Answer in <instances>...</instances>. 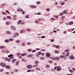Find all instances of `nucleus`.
<instances>
[{
	"instance_id": "obj_43",
	"label": "nucleus",
	"mask_w": 75,
	"mask_h": 75,
	"mask_svg": "<svg viewBox=\"0 0 75 75\" xmlns=\"http://www.w3.org/2000/svg\"><path fill=\"white\" fill-rule=\"evenodd\" d=\"M51 41L52 42H54V39L51 40Z\"/></svg>"
},
{
	"instance_id": "obj_63",
	"label": "nucleus",
	"mask_w": 75,
	"mask_h": 75,
	"mask_svg": "<svg viewBox=\"0 0 75 75\" xmlns=\"http://www.w3.org/2000/svg\"><path fill=\"white\" fill-rule=\"evenodd\" d=\"M72 70H73V71H75V68H72Z\"/></svg>"
},
{
	"instance_id": "obj_11",
	"label": "nucleus",
	"mask_w": 75,
	"mask_h": 75,
	"mask_svg": "<svg viewBox=\"0 0 75 75\" xmlns=\"http://www.w3.org/2000/svg\"><path fill=\"white\" fill-rule=\"evenodd\" d=\"M69 49H66V50H64V52H69Z\"/></svg>"
},
{
	"instance_id": "obj_42",
	"label": "nucleus",
	"mask_w": 75,
	"mask_h": 75,
	"mask_svg": "<svg viewBox=\"0 0 75 75\" xmlns=\"http://www.w3.org/2000/svg\"><path fill=\"white\" fill-rule=\"evenodd\" d=\"M36 56L37 57H40V55H39V54H36Z\"/></svg>"
},
{
	"instance_id": "obj_5",
	"label": "nucleus",
	"mask_w": 75,
	"mask_h": 75,
	"mask_svg": "<svg viewBox=\"0 0 75 75\" xmlns=\"http://www.w3.org/2000/svg\"><path fill=\"white\" fill-rule=\"evenodd\" d=\"M16 35H17V36H18V35H19V34L18 33H14V36H13V38H14L15 37H16L17 36H16Z\"/></svg>"
},
{
	"instance_id": "obj_57",
	"label": "nucleus",
	"mask_w": 75,
	"mask_h": 75,
	"mask_svg": "<svg viewBox=\"0 0 75 75\" xmlns=\"http://www.w3.org/2000/svg\"><path fill=\"white\" fill-rule=\"evenodd\" d=\"M22 13L23 14H25V12H24L23 11H22Z\"/></svg>"
},
{
	"instance_id": "obj_8",
	"label": "nucleus",
	"mask_w": 75,
	"mask_h": 75,
	"mask_svg": "<svg viewBox=\"0 0 75 75\" xmlns=\"http://www.w3.org/2000/svg\"><path fill=\"white\" fill-rule=\"evenodd\" d=\"M21 20H19L18 22H17V24H18V25L20 24H21Z\"/></svg>"
},
{
	"instance_id": "obj_51",
	"label": "nucleus",
	"mask_w": 75,
	"mask_h": 75,
	"mask_svg": "<svg viewBox=\"0 0 75 75\" xmlns=\"http://www.w3.org/2000/svg\"><path fill=\"white\" fill-rule=\"evenodd\" d=\"M6 53H8V52H9V51L8 50L6 51Z\"/></svg>"
},
{
	"instance_id": "obj_30",
	"label": "nucleus",
	"mask_w": 75,
	"mask_h": 75,
	"mask_svg": "<svg viewBox=\"0 0 75 75\" xmlns=\"http://www.w3.org/2000/svg\"><path fill=\"white\" fill-rule=\"evenodd\" d=\"M5 42H9V41L8 40H5Z\"/></svg>"
},
{
	"instance_id": "obj_6",
	"label": "nucleus",
	"mask_w": 75,
	"mask_h": 75,
	"mask_svg": "<svg viewBox=\"0 0 75 75\" xmlns=\"http://www.w3.org/2000/svg\"><path fill=\"white\" fill-rule=\"evenodd\" d=\"M74 56H73V55H71L69 57V58L71 59H74Z\"/></svg>"
},
{
	"instance_id": "obj_58",
	"label": "nucleus",
	"mask_w": 75,
	"mask_h": 75,
	"mask_svg": "<svg viewBox=\"0 0 75 75\" xmlns=\"http://www.w3.org/2000/svg\"><path fill=\"white\" fill-rule=\"evenodd\" d=\"M28 45H30L31 44V43L30 42H28L27 43Z\"/></svg>"
},
{
	"instance_id": "obj_21",
	"label": "nucleus",
	"mask_w": 75,
	"mask_h": 75,
	"mask_svg": "<svg viewBox=\"0 0 75 75\" xmlns=\"http://www.w3.org/2000/svg\"><path fill=\"white\" fill-rule=\"evenodd\" d=\"M6 33L7 34H11V32H10V31H7L6 32Z\"/></svg>"
},
{
	"instance_id": "obj_48",
	"label": "nucleus",
	"mask_w": 75,
	"mask_h": 75,
	"mask_svg": "<svg viewBox=\"0 0 75 75\" xmlns=\"http://www.w3.org/2000/svg\"><path fill=\"white\" fill-rule=\"evenodd\" d=\"M22 45L23 46H25V44L24 43H22Z\"/></svg>"
},
{
	"instance_id": "obj_9",
	"label": "nucleus",
	"mask_w": 75,
	"mask_h": 75,
	"mask_svg": "<svg viewBox=\"0 0 75 75\" xmlns=\"http://www.w3.org/2000/svg\"><path fill=\"white\" fill-rule=\"evenodd\" d=\"M11 28L14 30H16V28H15V27L13 26H11Z\"/></svg>"
},
{
	"instance_id": "obj_60",
	"label": "nucleus",
	"mask_w": 75,
	"mask_h": 75,
	"mask_svg": "<svg viewBox=\"0 0 75 75\" xmlns=\"http://www.w3.org/2000/svg\"><path fill=\"white\" fill-rule=\"evenodd\" d=\"M33 6H33V5H31V6H30V7H31V8H33Z\"/></svg>"
},
{
	"instance_id": "obj_4",
	"label": "nucleus",
	"mask_w": 75,
	"mask_h": 75,
	"mask_svg": "<svg viewBox=\"0 0 75 75\" xmlns=\"http://www.w3.org/2000/svg\"><path fill=\"white\" fill-rule=\"evenodd\" d=\"M26 67L28 69H30L33 68V66L31 65H28L26 66Z\"/></svg>"
},
{
	"instance_id": "obj_20",
	"label": "nucleus",
	"mask_w": 75,
	"mask_h": 75,
	"mask_svg": "<svg viewBox=\"0 0 75 75\" xmlns=\"http://www.w3.org/2000/svg\"><path fill=\"white\" fill-rule=\"evenodd\" d=\"M70 53L69 52H68L66 54V57H68V56H69V54Z\"/></svg>"
},
{
	"instance_id": "obj_62",
	"label": "nucleus",
	"mask_w": 75,
	"mask_h": 75,
	"mask_svg": "<svg viewBox=\"0 0 75 75\" xmlns=\"http://www.w3.org/2000/svg\"><path fill=\"white\" fill-rule=\"evenodd\" d=\"M28 51H31V49H28Z\"/></svg>"
},
{
	"instance_id": "obj_32",
	"label": "nucleus",
	"mask_w": 75,
	"mask_h": 75,
	"mask_svg": "<svg viewBox=\"0 0 75 75\" xmlns=\"http://www.w3.org/2000/svg\"><path fill=\"white\" fill-rule=\"evenodd\" d=\"M40 3H41V2L40 1L37 2H36V4H40Z\"/></svg>"
},
{
	"instance_id": "obj_54",
	"label": "nucleus",
	"mask_w": 75,
	"mask_h": 75,
	"mask_svg": "<svg viewBox=\"0 0 75 75\" xmlns=\"http://www.w3.org/2000/svg\"><path fill=\"white\" fill-rule=\"evenodd\" d=\"M25 55V54H21V56H24V55Z\"/></svg>"
},
{
	"instance_id": "obj_52",
	"label": "nucleus",
	"mask_w": 75,
	"mask_h": 75,
	"mask_svg": "<svg viewBox=\"0 0 75 75\" xmlns=\"http://www.w3.org/2000/svg\"><path fill=\"white\" fill-rule=\"evenodd\" d=\"M3 69H0V72H3Z\"/></svg>"
},
{
	"instance_id": "obj_2",
	"label": "nucleus",
	"mask_w": 75,
	"mask_h": 75,
	"mask_svg": "<svg viewBox=\"0 0 75 75\" xmlns=\"http://www.w3.org/2000/svg\"><path fill=\"white\" fill-rule=\"evenodd\" d=\"M0 65H1V66H2V67H6V63H1L0 64Z\"/></svg>"
},
{
	"instance_id": "obj_25",
	"label": "nucleus",
	"mask_w": 75,
	"mask_h": 75,
	"mask_svg": "<svg viewBox=\"0 0 75 75\" xmlns=\"http://www.w3.org/2000/svg\"><path fill=\"white\" fill-rule=\"evenodd\" d=\"M39 62L38 61H35V64H38Z\"/></svg>"
},
{
	"instance_id": "obj_23",
	"label": "nucleus",
	"mask_w": 75,
	"mask_h": 75,
	"mask_svg": "<svg viewBox=\"0 0 75 75\" xmlns=\"http://www.w3.org/2000/svg\"><path fill=\"white\" fill-rule=\"evenodd\" d=\"M5 48V47L4 46H0V48L1 49H3V48Z\"/></svg>"
},
{
	"instance_id": "obj_10",
	"label": "nucleus",
	"mask_w": 75,
	"mask_h": 75,
	"mask_svg": "<svg viewBox=\"0 0 75 75\" xmlns=\"http://www.w3.org/2000/svg\"><path fill=\"white\" fill-rule=\"evenodd\" d=\"M50 55H51V54H50V53L46 54V56L47 57H50Z\"/></svg>"
},
{
	"instance_id": "obj_64",
	"label": "nucleus",
	"mask_w": 75,
	"mask_h": 75,
	"mask_svg": "<svg viewBox=\"0 0 75 75\" xmlns=\"http://www.w3.org/2000/svg\"><path fill=\"white\" fill-rule=\"evenodd\" d=\"M16 17V15H13V17L14 18H15Z\"/></svg>"
},
{
	"instance_id": "obj_45",
	"label": "nucleus",
	"mask_w": 75,
	"mask_h": 75,
	"mask_svg": "<svg viewBox=\"0 0 75 75\" xmlns=\"http://www.w3.org/2000/svg\"><path fill=\"white\" fill-rule=\"evenodd\" d=\"M38 54L39 55H41V52H38Z\"/></svg>"
},
{
	"instance_id": "obj_34",
	"label": "nucleus",
	"mask_w": 75,
	"mask_h": 75,
	"mask_svg": "<svg viewBox=\"0 0 75 75\" xmlns=\"http://www.w3.org/2000/svg\"><path fill=\"white\" fill-rule=\"evenodd\" d=\"M14 71H15V72H18V69H15L14 70Z\"/></svg>"
},
{
	"instance_id": "obj_15",
	"label": "nucleus",
	"mask_w": 75,
	"mask_h": 75,
	"mask_svg": "<svg viewBox=\"0 0 75 75\" xmlns=\"http://www.w3.org/2000/svg\"><path fill=\"white\" fill-rule=\"evenodd\" d=\"M57 71H59L60 70H61V69H59V66L57 67Z\"/></svg>"
},
{
	"instance_id": "obj_56",
	"label": "nucleus",
	"mask_w": 75,
	"mask_h": 75,
	"mask_svg": "<svg viewBox=\"0 0 75 75\" xmlns=\"http://www.w3.org/2000/svg\"><path fill=\"white\" fill-rule=\"evenodd\" d=\"M31 70H27V72H31Z\"/></svg>"
},
{
	"instance_id": "obj_24",
	"label": "nucleus",
	"mask_w": 75,
	"mask_h": 75,
	"mask_svg": "<svg viewBox=\"0 0 75 75\" xmlns=\"http://www.w3.org/2000/svg\"><path fill=\"white\" fill-rule=\"evenodd\" d=\"M7 18L8 19H11V18L10 16H7Z\"/></svg>"
},
{
	"instance_id": "obj_31",
	"label": "nucleus",
	"mask_w": 75,
	"mask_h": 75,
	"mask_svg": "<svg viewBox=\"0 0 75 75\" xmlns=\"http://www.w3.org/2000/svg\"><path fill=\"white\" fill-rule=\"evenodd\" d=\"M2 14H5V15H6V12H2Z\"/></svg>"
},
{
	"instance_id": "obj_26",
	"label": "nucleus",
	"mask_w": 75,
	"mask_h": 75,
	"mask_svg": "<svg viewBox=\"0 0 75 75\" xmlns=\"http://www.w3.org/2000/svg\"><path fill=\"white\" fill-rule=\"evenodd\" d=\"M17 56H20L21 55V53H18L17 54Z\"/></svg>"
},
{
	"instance_id": "obj_19",
	"label": "nucleus",
	"mask_w": 75,
	"mask_h": 75,
	"mask_svg": "<svg viewBox=\"0 0 75 75\" xmlns=\"http://www.w3.org/2000/svg\"><path fill=\"white\" fill-rule=\"evenodd\" d=\"M16 60L15 59H13L12 61V63H14L15 61H16Z\"/></svg>"
},
{
	"instance_id": "obj_33",
	"label": "nucleus",
	"mask_w": 75,
	"mask_h": 75,
	"mask_svg": "<svg viewBox=\"0 0 75 75\" xmlns=\"http://www.w3.org/2000/svg\"><path fill=\"white\" fill-rule=\"evenodd\" d=\"M16 43H18V42H20V40H17L16 41Z\"/></svg>"
},
{
	"instance_id": "obj_46",
	"label": "nucleus",
	"mask_w": 75,
	"mask_h": 75,
	"mask_svg": "<svg viewBox=\"0 0 75 75\" xmlns=\"http://www.w3.org/2000/svg\"><path fill=\"white\" fill-rule=\"evenodd\" d=\"M41 19L40 18H39L38 19V21H41Z\"/></svg>"
},
{
	"instance_id": "obj_17",
	"label": "nucleus",
	"mask_w": 75,
	"mask_h": 75,
	"mask_svg": "<svg viewBox=\"0 0 75 75\" xmlns=\"http://www.w3.org/2000/svg\"><path fill=\"white\" fill-rule=\"evenodd\" d=\"M10 24V22L7 21L6 23V25H8Z\"/></svg>"
},
{
	"instance_id": "obj_41",
	"label": "nucleus",
	"mask_w": 75,
	"mask_h": 75,
	"mask_svg": "<svg viewBox=\"0 0 75 75\" xmlns=\"http://www.w3.org/2000/svg\"><path fill=\"white\" fill-rule=\"evenodd\" d=\"M55 47H56V48H59V46H54Z\"/></svg>"
},
{
	"instance_id": "obj_3",
	"label": "nucleus",
	"mask_w": 75,
	"mask_h": 75,
	"mask_svg": "<svg viewBox=\"0 0 75 75\" xmlns=\"http://www.w3.org/2000/svg\"><path fill=\"white\" fill-rule=\"evenodd\" d=\"M13 56V55L10 54L8 56V57L10 58V59H13V58H14V57Z\"/></svg>"
},
{
	"instance_id": "obj_59",
	"label": "nucleus",
	"mask_w": 75,
	"mask_h": 75,
	"mask_svg": "<svg viewBox=\"0 0 75 75\" xmlns=\"http://www.w3.org/2000/svg\"><path fill=\"white\" fill-rule=\"evenodd\" d=\"M57 4H58V3L57 2H56L55 3V5H56V6H57Z\"/></svg>"
},
{
	"instance_id": "obj_14",
	"label": "nucleus",
	"mask_w": 75,
	"mask_h": 75,
	"mask_svg": "<svg viewBox=\"0 0 75 75\" xmlns=\"http://www.w3.org/2000/svg\"><path fill=\"white\" fill-rule=\"evenodd\" d=\"M54 52L56 53V54H59V51L58 50H55V51Z\"/></svg>"
},
{
	"instance_id": "obj_39",
	"label": "nucleus",
	"mask_w": 75,
	"mask_h": 75,
	"mask_svg": "<svg viewBox=\"0 0 75 75\" xmlns=\"http://www.w3.org/2000/svg\"><path fill=\"white\" fill-rule=\"evenodd\" d=\"M45 38V36H42L41 37L42 38Z\"/></svg>"
},
{
	"instance_id": "obj_49",
	"label": "nucleus",
	"mask_w": 75,
	"mask_h": 75,
	"mask_svg": "<svg viewBox=\"0 0 75 75\" xmlns=\"http://www.w3.org/2000/svg\"><path fill=\"white\" fill-rule=\"evenodd\" d=\"M40 51H45V50L42 49V50H41Z\"/></svg>"
},
{
	"instance_id": "obj_27",
	"label": "nucleus",
	"mask_w": 75,
	"mask_h": 75,
	"mask_svg": "<svg viewBox=\"0 0 75 75\" xmlns=\"http://www.w3.org/2000/svg\"><path fill=\"white\" fill-rule=\"evenodd\" d=\"M69 71L70 72H71V73H72V72H74V71H72V70L70 69L69 70Z\"/></svg>"
},
{
	"instance_id": "obj_44",
	"label": "nucleus",
	"mask_w": 75,
	"mask_h": 75,
	"mask_svg": "<svg viewBox=\"0 0 75 75\" xmlns=\"http://www.w3.org/2000/svg\"><path fill=\"white\" fill-rule=\"evenodd\" d=\"M6 13H9V11H8V10H6Z\"/></svg>"
},
{
	"instance_id": "obj_28",
	"label": "nucleus",
	"mask_w": 75,
	"mask_h": 75,
	"mask_svg": "<svg viewBox=\"0 0 75 75\" xmlns=\"http://www.w3.org/2000/svg\"><path fill=\"white\" fill-rule=\"evenodd\" d=\"M46 10L47 11H50V8H47L46 9Z\"/></svg>"
},
{
	"instance_id": "obj_50",
	"label": "nucleus",
	"mask_w": 75,
	"mask_h": 75,
	"mask_svg": "<svg viewBox=\"0 0 75 75\" xmlns=\"http://www.w3.org/2000/svg\"><path fill=\"white\" fill-rule=\"evenodd\" d=\"M64 4H65V3L64 2H62L61 4L62 5H64Z\"/></svg>"
},
{
	"instance_id": "obj_12",
	"label": "nucleus",
	"mask_w": 75,
	"mask_h": 75,
	"mask_svg": "<svg viewBox=\"0 0 75 75\" xmlns=\"http://www.w3.org/2000/svg\"><path fill=\"white\" fill-rule=\"evenodd\" d=\"M6 69H7V68H8V69H10V66L7 65L6 66Z\"/></svg>"
},
{
	"instance_id": "obj_22",
	"label": "nucleus",
	"mask_w": 75,
	"mask_h": 75,
	"mask_svg": "<svg viewBox=\"0 0 75 75\" xmlns=\"http://www.w3.org/2000/svg\"><path fill=\"white\" fill-rule=\"evenodd\" d=\"M60 57V58H64V57H65V55L61 56Z\"/></svg>"
},
{
	"instance_id": "obj_16",
	"label": "nucleus",
	"mask_w": 75,
	"mask_h": 75,
	"mask_svg": "<svg viewBox=\"0 0 75 75\" xmlns=\"http://www.w3.org/2000/svg\"><path fill=\"white\" fill-rule=\"evenodd\" d=\"M73 23L74 22L72 21L70 22L69 23V25H72V24H73Z\"/></svg>"
},
{
	"instance_id": "obj_61",
	"label": "nucleus",
	"mask_w": 75,
	"mask_h": 75,
	"mask_svg": "<svg viewBox=\"0 0 75 75\" xmlns=\"http://www.w3.org/2000/svg\"><path fill=\"white\" fill-rule=\"evenodd\" d=\"M66 75H73V74H67Z\"/></svg>"
},
{
	"instance_id": "obj_36",
	"label": "nucleus",
	"mask_w": 75,
	"mask_h": 75,
	"mask_svg": "<svg viewBox=\"0 0 75 75\" xmlns=\"http://www.w3.org/2000/svg\"><path fill=\"white\" fill-rule=\"evenodd\" d=\"M13 39L10 38L9 39V41H13Z\"/></svg>"
},
{
	"instance_id": "obj_35",
	"label": "nucleus",
	"mask_w": 75,
	"mask_h": 75,
	"mask_svg": "<svg viewBox=\"0 0 75 75\" xmlns=\"http://www.w3.org/2000/svg\"><path fill=\"white\" fill-rule=\"evenodd\" d=\"M40 59L42 60V59H44V57H42L40 58Z\"/></svg>"
},
{
	"instance_id": "obj_38",
	"label": "nucleus",
	"mask_w": 75,
	"mask_h": 75,
	"mask_svg": "<svg viewBox=\"0 0 75 75\" xmlns=\"http://www.w3.org/2000/svg\"><path fill=\"white\" fill-rule=\"evenodd\" d=\"M41 14V13H40V12H38V13H36V14L37 15H40V14Z\"/></svg>"
},
{
	"instance_id": "obj_37",
	"label": "nucleus",
	"mask_w": 75,
	"mask_h": 75,
	"mask_svg": "<svg viewBox=\"0 0 75 75\" xmlns=\"http://www.w3.org/2000/svg\"><path fill=\"white\" fill-rule=\"evenodd\" d=\"M36 70H37V71H38V70H39V71H40V69H39V70H38V68H36Z\"/></svg>"
},
{
	"instance_id": "obj_53",
	"label": "nucleus",
	"mask_w": 75,
	"mask_h": 75,
	"mask_svg": "<svg viewBox=\"0 0 75 75\" xmlns=\"http://www.w3.org/2000/svg\"><path fill=\"white\" fill-rule=\"evenodd\" d=\"M46 67H47V68H50V66H49V65L48 64L46 65Z\"/></svg>"
},
{
	"instance_id": "obj_7",
	"label": "nucleus",
	"mask_w": 75,
	"mask_h": 75,
	"mask_svg": "<svg viewBox=\"0 0 75 75\" xmlns=\"http://www.w3.org/2000/svg\"><path fill=\"white\" fill-rule=\"evenodd\" d=\"M33 54H29L27 56V57L29 58V57H31V58H32L33 57Z\"/></svg>"
},
{
	"instance_id": "obj_13",
	"label": "nucleus",
	"mask_w": 75,
	"mask_h": 75,
	"mask_svg": "<svg viewBox=\"0 0 75 75\" xmlns=\"http://www.w3.org/2000/svg\"><path fill=\"white\" fill-rule=\"evenodd\" d=\"M56 60H59V57H56L54 58Z\"/></svg>"
},
{
	"instance_id": "obj_40",
	"label": "nucleus",
	"mask_w": 75,
	"mask_h": 75,
	"mask_svg": "<svg viewBox=\"0 0 75 75\" xmlns=\"http://www.w3.org/2000/svg\"><path fill=\"white\" fill-rule=\"evenodd\" d=\"M18 64H19V61H18L16 62V64L17 65H18Z\"/></svg>"
},
{
	"instance_id": "obj_18",
	"label": "nucleus",
	"mask_w": 75,
	"mask_h": 75,
	"mask_svg": "<svg viewBox=\"0 0 75 75\" xmlns=\"http://www.w3.org/2000/svg\"><path fill=\"white\" fill-rule=\"evenodd\" d=\"M24 31H25V30H22L20 31V33H23Z\"/></svg>"
},
{
	"instance_id": "obj_29",
	"label": "nucleus",
	"mask_w": 75,
	"mask_h": 75,
	"mask_svg": "<svg viewBox=\"0 0 75 75\" xmlns=\"http://www.w3.org/2000/svg\"><path fill=\"white\" fill-rule=\"evenodd\" d=\"M37 66L38 67V65H35L33 66V67L34 68H36Z\"/></svg>"
},
{
	"instance_id": "obj_1",
	"label": "nucleus",
	"mask_w": 75,
	"mask_h": 75,
	"mask_svg": "<svg viewBox=\"0 0 75 75\" xmlns=\"http://www.w3.org/2000/svg\"><path fill=\"white\" fill-rule=\"evenodd\" d=\"M64 13L65 14H68L67 11L66 10H64L63 12L60 13V14H59V16H62V15H64Z\"/></svg>"
},
{
	"instance_id": "obj_55",
	"label": "nucleus",
	"mask_w": 75,
	"mask_h": 75,
	"mask_svg": "<svg viewBox=\"0 0 75 75\" xmlns=\"http://www.w3.org/2000/svg\"><path fill=\"white\" fill-rule=\"evenodd\" d=\"M27 30L28 31H31V30H30V29H27Z\"/></svg>"
},
{
	"instance_id": "obj_47",
	"label": "nucleus",
	"mask_w": 75,
	"mask_h": 75,
	"mask_svg": "<svg viewBox=\"0 0 75 75\" xmlns=\"http://www.w3.org/2000/svg\"><path fill=\"white\" fill-rule=\"evenodd\" d=\"M17 5V2L15 3L14 4H13V5Z\"/></svg>"
}]
</instances>
